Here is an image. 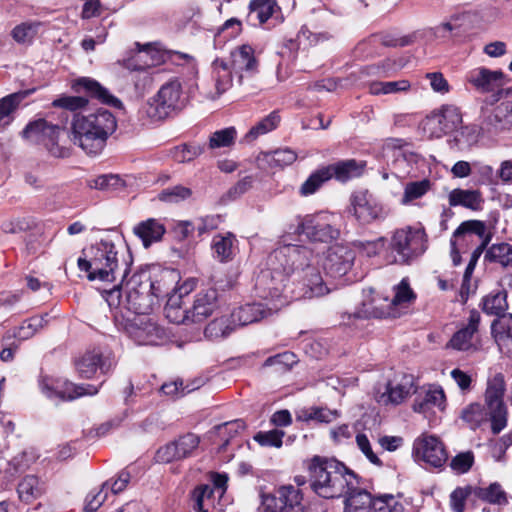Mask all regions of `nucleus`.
Segmentation results:
<instances>
[{
    "mask_svg": "<svg viewBox=\"0 0 512 512\" xmlns=\"http://www.w3.org/2000/svg\"><path fill=\"white\" fill-rule=\"evenodd\" d=\"M313 260L314 255L308 247L285 244L268 256V272L263 273L262 278L271 277L272 281L280 283L291 280L296 286L297 298L324 296L329 289Z\"/></svg>",
    "mask_w": 512,
    "mask_h": 512,
    "instance_id": "obj_1",
    "label": "nucleus"
},
{
    "mask_svg": "<svg viewBox=\"0 0 512 512\" xmlns=\"http://www.w3.org/2000/svg\"><path fill=\"white\" fill-rule=\"evenodd\" d=\"M78 268L87 273L90 281L123 284L133 262L129 251H120L110 240H101L82 251Z\"/></svg>",
    "mask_w": 512,
    "mask_h": 512,
    "instance_id": "obj_2",
    "label": "nucleus"
},
{
    "mask_svg": "<svg viewBox=\"0 0 512 512\" xmlns=\"http://www.w3.org/2000/svg\"><path fill=\"white\" fill-rule=\"evenodd\" d=\"M150 287L151 277L146 272L135 273L123 284H114L113 288L104 291V298L114 312L123 311L126 315L149 314L156 304Z\"/></svg>",
    "mask_w": 512,
    "mask_h": 512,
    "instance_id": "obj_3",
    "label": "nucleus"
},
{
    "mask_svg": "<svg viewBox=\"0 0 512 512\" xmlns=\"http://www.w3.org/2000/svg\"><path fill=\"white\" fill-rule=\"evenodd\" d=\"M117 128L116 117L107 109L88 115H74L71 141L88 155H98Z\"/></svg>",
    "mask_w": 512,
    "mask_h": 512,
    "instance_id": "obj_4",
    "label": "nucleus"
},
{
    "mask_svg": "<svg viewBox=\"0 0 512 512\" xmlns=\"http://www.w3.org/2000/svg\"><path fill=\"white\" fill-rule=\"evenodd\" d=\"M359 484L356 474L336 459L315 456L310 465V486L320 497H342L347 489Z\"/></svg>",
    "mask_w": 512,
    "mask_h": 512,
    "instance_id": "obj_5",
    "label": "nucleus"
},
{
    "mask_svg": "<svg viewBox=\"0 0 512 512\" xmlns=\"http://www.w3.org/2000/svg\"><path fill=\"white\" fill-rule=\"evenodd\" d=\"M461 124L462 115L460 110L452 105H444L424 119L422 129L429 138H440L460 128L461 135H467V142L476 141V129L468 126L463 127Z\"/></svg>",
    "mask_w": 512,
    "mask_h": 512,
    "instance_id": "obj_6",
    "label": "nucleus"
},
{
    "mask_svg": "<svg viewBox=\"0 0 512 512\" xmlns=\"http://www.w3.org/2000/svg\"><path fill=\"white\" fill-rule=\"evenodd\" d=\"M115 325L139 345H157L164 338V330L148 314L126 315L123 311L113 313Z\"/></svg>",
    "mask_w": 512,
    "mask_h": 512,
    "instance_id": "obj_7",
    "label": "nucleus"
},
{
    "mask_svg": "<svg viewBox=\"0 0 512 512\" xmlns=\"http://www.w3.org/2000/svg\"><path fill=\"white\" fill-rule=\"evenodd\" d=\"M426 242V234L422 228L407 226L397 229L390 241V249L395 253L394 262L411 264L425 252Z\"/></svg>",
    "mask_w": 512,
    "mask_h": 512,
    "instance_id": "obj_8",
    "label": "nucleus"
},
{
    "mask_svg": "<svg viewBox=\"0 0 512 512\" xmlns=\"http://www.w3.org/2000/svg\"><path fill=\"white\" fill-rule=\"evenodd\" d=\"M67 123V116L56 124L40 118L27 124L22 136L32 142L43 144L52 156L63 158L69 155V151L59 145V136L65 131Z\"/></svg>",
    "mask_w": 512,
    "mask_h": 512,
    "instance_id": "obj_9",
    "label": "nucleus"
},
{
    "mask_svg": "<svg viewBox=\"0 0 512 512\" xmlns=\"http://www.w3.org/2000/svg\"><path fill=\"white\" fill-rule=\"evenodd\" d=\"M183 106L182 86L180 81L174 78L163 84L148 102L146 114L152 120H162L172 112L181 110Z\"/></svg>",
    "mask_w": 512,
    "mask_h": 512,
    "instance_id": "obj_10",
    "label": "nucleus"
},
{
    "mask_svg": "<svg viewBox=\"0 0 512 512\" xmlns=\"http://www.w3.org/2000/svg\"><path fill=\"white\" fill-rule=\"evenodd\" d=\"M505 381L502 374H496L488 381L485 402L491 421L493 434H499L507 425V407L503 401Z\"/></svg>",
    "mask_w": 512,
    "mask_h": 512,
    "instance_id": "obj_11",
    "label": "nucleus"
},
{
    "mask_svg": "<svg viewBox=\"0 0 512 512\" xmlns=\"http://www.w3.org/2000/svg\"><path fill=\"white\" fill-rule=\"evenodd\" d=\"M349 212L363 225L384 221L388 210L369 191H358L350 198Z\"/></svg>",
    "mask_w": 512,
    "mask_h": 512,
    "instance_id": "obj_12",
    "label": "nucleus"
},
{
    "mask_svg": "<svg viewBox=\"0 0 512 512\" xmlns=\"http://www.w3.org/2000/svg\"><path fill=\"white\" fill-rule=\"evenodd\" d=\"M294 233L304 234L312 242L328 243L337 239L340 235L327 214L308 215L298 219Z\"/></svg>",
    "mask_w": 512,
    "mask_h": 512,
    "instance_id": "obj_13",
    "label": "nucleus"
},
{
    "mask_svg": "<svg viewBox=\"0 0 512 512\" xmlns=\"http://www.w3.org/2000/svg\"><path fill=\"white\" fill-rule=\"evenodd\" d=\"M40 389L50 399H59L62 401H72L82 396H93L99 392V386L91 384H74L69 381H54L44 377L40 381Z\"/></svg>",
    "mask_w": 512,
    "mask_h": 512,
    "instance_id": "obj_14",
    "label": "nucleus"
},
{
    "mask_svg": "<svg viewBox=\"0 0 512 512\" xmlns=\"http://www.w3.org/2000/svg\"><path fill=\"white\" fill-rule=\"evenodd\" d=\"M277 498L272 495L262 496L264 512H305L301 491L293 485L282 486L277 491Z\"/></svg>",
    "mask_w": 512,
    "mask_h": 512,
    "instance_id": "obj_15",
    "label": "nucleus"
},
{
    "mask_svg": "<svg viewBox=\"0 0 512 512\" xmlns=\"http://www.w3.org/2000/svg\"><path fill=\"white\" fill-rule=\"evenodd\" d=\"M413 455L418 461L434 467H442L448 460V454L442 441L434 435H422L413 444Z\"/></svg>",
    "mask_w": 512,
    "mask_h": 512,
    "instance_id": "obj_16",
    "label": "nucleus"
},
{
    "mask_svg": "<svg viewBox=\"0 0 512 512\" xmlns=\"http://www.w3.org/2000/svg\"><path fill=\"white\" fill-rule=\"evenodd\" d=\"M227 62L229 69L238 77L239 84H242L244 77H252L258 72V61L250 45H241L232 50Z\"/></svg>",
    "mask_w": 512,
    "mask_h": 512,
    "instance_id": "obj_17",
    "label": "nucleus"
},
{
    "mask_svg": "<svg viewBox=\"0 0 512 512\" xmlns=\"http://www.w3.org/2000/svg\"><path fill=\"white\" fill-rule=\"evenodd\" d=\"M354 258V252L351 249L337 244L328 248L323 268L332 277H341L350 270Z\"/></svg>",
    "mask_w": 512,
    "mask_h": 512,
    "instance_id": "obj_18",
    "label": "nucleus"
},
{
    "mask_svg": "<svg viewBox=\"0 0 512 512\" xmlns=\"http://www.w3.org/2000/svg\"><path fill=\"white\" fill-rule=\"evenodd\" d=\"M512 129V101H505L493 108L481 124V130L488 135H497Z\"/></svg>",
    "mask_w": 512,
    "mask_h": 512,
    "instance_id": "obj_19",
    "label": "nucleus"
},
{
    "mask_svg": "<svg viewBox=\"0 0 512 512\" xmlns=\"http://www.w3.org/2000/svg\"><path fill=\"white\" fill-rule=\"evenodd\" d=\"M504 79L505 75L501 70L492 71L485 67L475 68L466 75L467 82L481 93L500 90Z\"/></svg>",
    "mask_w": 512,
    "mask_h": 512,
    "instance_id": "obj_20",
    "label": "nucleus"
},
{
    "mask_svg": "<svg viewBox=\"0 0 512 512\" xmlns=\"http://www.w3.org/2000/svg\"><path fill=\"white\" fill-rule=\"evenodd\" d=\"M486 225L480 220H468L462 222L454 231L450 245L453 264L458 266L461 263V248L458 247L459 240H472L474 236L482 238L485 234Z\"/></svg>",
    "mask_w": 512,
    "mask_h": 512,
    "instance_id": "obj_21",
    "label": "nucleus"
},
{
    "mask_svg": "<svg viewBox=\"0 0 512 512\" xmlns=\"http://www.w3.org/2000/svg\"><path fill=\"white\" fill-rule=\"evenodd\" d=\"M412 392H415L414 376L403 374L399 379L387 383L386 391L379 396L377 401L383 404H400Z\"/></svg>",
    "mask_w": 512,
    "mask_h": 512,
    "instance_id": "obj_22",
    "label": "nucleus"
},
{
    "mask_svg": "<svg viewBox=\"0 0 512 512\" xmlns=\"http://www.w3.org/2000/svg\"><path fill=\"white\" fill-rule=\"evenodd\" d=\"M220 294L217 289L210 287L199 291L195 295L191 308V321L201 322L210 316L218 307Z\"/></svg>",
    "mask_w": 512,
    "mask_h": 512,
    "instance_id": "obj_23",
    "label": "nucleus"
},
{
    "mask_svg": "<svg viewBox=\"0 0 512 512\" xmlns=\"http://www.w3.org/2000/svg\"><path fill=\"white\" fill-rule=\"evenodd\" d=\"M365 166V161L348 159L325 166L324 169L326 174H328V180L335 178L340 182H346L350 179L361 176L364 172Z\"/></svg>",
    "mask_w": 512,
    "mask_h": 512,
    "instance_id": "obj_24",
    "label": "nucleus"
},
{
    "mask_svg": "<svg viewBox=\"0 0 512 512\" xmlns=\"http://www.w3.org/2000/svg\"><path fill=\"white\" fill-rule=\"evenodd\" d=\"M413 403V410L418 413H425L434 407L443 410L445 407V394L440 387L430 386L416 391Z\"/></svg>",
    "mask_w": 512,
    "mask_h": 512,
    "instance_id": "obj_25",
    "label": "nucleus"
},
{
    "mask_svg": "<svg viewBox=\"0 0 512 512\" xmlns=\"http://www.w3.org/2000/svg\"><path fill=\"white\" fill-rule=\"evenodd\" d=\"M75 367L81 378L90 379L98 370L103 374L107 373L110 366L106 365L102 353L94 349L87 351L82 357L76 360Z\"/></svg>",
    "mask_w": 512,
    "mask_h": 512,
    "instance_id": "obj_26",
    "label": "nucleus"
},
{
    "mask_svg": "<svg viewBox=\"0 0 512 512\" xmlns=\"http://www.w3.org/2000/svg\"><path fill=\"white\" fill-rule=\"evenodd\" d=\"M133 232L142 241L143 246L148 248L153 243L162 240L166 229L160 220L155 218H148L135 225Z\"/></svg>",
    "mask_w": 512,
    "mask_h": 512,
    "instance_id": "obj_27",
    "label": "nucleus"
},
{
    "mask_svg": "<svg viewBox=\"0 0 512 512\" xmlns=\"http://www.w3.org/2000/svg\"><path fill=\"white\" fill-rule=\"evenodd\" d=\"M480 314L476 310L470 312L468 323L465 327L459 329L450 339L449 345L457 350L465 351L472 346V338L478 331L480 323Z\"/></svg>",
    "mask_w": 512,
    "mask_h": 512,
    "instance_id": "obj_28",
    "label": "nucleus"
},
{
    "mask_svg": "<svg viewBox=\"0 0 512 512\" xmlns=\"http://www.w3.org/2000/svg\"><path fill=\"white\" fill-rule=\"evenodd\" d=\"M271 313V309L266 308L264 304L252 303L235 309L231 313V316L237 328L238 326H246L260 321L261 319L268 317Z\"/></svg>",
    "mask_w": 512,
    "mask_h": 512,
    "instance_id": "obj_29",
    "label": "nucleus"
},
{
    "mask_svg": "<svg viewBox=\"0 0 512 512\" xmlns=\"http://www.w3.org/2000/svg\"><path fill=\"white\" fill-rule=\"evenodd\" d=\"M343 496L345 497L344 512H368L374 501V496L359 488L358 484H354L351 489H347Z\"/></svg>",
    "mask_w": 512,
    "mask_h": 512,
    "instance_id": "obj_30",
    "label": "nucleus"
},
{
    "mask_svg": "<svg viewBox=\"0 0 512 512\" xmlns=\"http://www.w3.org/2000/svg\"><path fill=\"white\" fill-rule=\"evenodd\" d=\"M81 88L86 90L91 97L98 99L104 104L116 108L122 107V102L117 97L113 96L106 88L93 79L81 78L77 80L74 85V89L79 91Z\"/></svg>",
    "mask_w": 512,
    "mask_h": 512,
    "instance_id": "obj_31",
    "label": "nucleus"
},
{
    "mask_svg": "<svg viewBox=\"0 0 512 512\" xmlns=\"http://www.w3.org/2000/svg\"><path fill=\"white\" fill-rule=\"evenodd\" d=\"M176 283L177 274L172 270H163L155 279H151L153 287H150V289L152 295L155 297V302L157 303L159 299L166 297H168V299L170 297L176 299L175 295H171V293L175 291Z\"/></svg>",
    "mask_w": 512,
    "mask_h": 512,
    "instance_id": "obj_32",
    "label": "nucleus"
},
{
    "mask_svg": "<svg viewBox=\"0 0 512 512\" xmlns=\"http://www.w3.org/2000/svg\"><path fill=\"white\" fill-rule=\"evenodd\" d=\"M279 9L275 0H251L247 21L252 24L265 23Z\"/></svg>",
    "mask_w": 512,
    "mask_h": 512,
    "instance_id": "obj_33",
    "label": "nucleus"
},
{
    "mask_svg": "<svg viewBox=\"0 0 512 512\" xmlns=\"http://www.w3.org/2000/svg\"><path fill=\"white\" fill-rule=\"evenodd\" d=\"M472 491L474 492L475 498L489 504L499 506L508 504L507 494L497 482L487 487L473 486Z\"/></svg>",
    "mask_w": 512,
    "mask_h": 512,
    "instance_id": "obj_34",
    "label": "nucleus"
},
{
    "mask_svg": "<svg viewBox=\"0 0 512 512\" xmlns=\"http://www.w3.org/2000/svg\"><path fill=\"white\" fill-rule=\"evenodd\" d=\"M483 202L478 190L454 189L449 194L450 206H463L472 210H478Z\"/></svg>",
    "mask_w": 512,
    "mask_h": 512,
    "instance_id": "obj_35",
    "label": "nucleus"
},
{
    "mask_svg": "<svg viewBox=\"0 0 512 512\" xmlns=\"http://www.w3.org/2000/svg\"><path fill=\"white\" fill-rule=\"evenodd\" d=\"M236 329L231 314L212 320L205 328V337L211 340L223 339Z\"/></svg>",
    "mask_w": 512,
    "mask_h": 512,
    "instance_id": "obj_36",
    "label": "nucleus"
},
{
    "mask_svg": "<svg viewBox=\"0 0 512 512\" xmlns=\"http://www.w3.org/2000/svg\"><path fill=\"white\" fill-rule=\"evenodd\" d=\"M236 241L235 236L228 232L225 235L217 234L212 240V250L214 257L220 262L231 261L234 255V242Z\"/></svg>",
    "mask_w": 512,
    "mask_h": 512,
    "instance_id": "obj_37",
    "label": "nucleus"
},
{
    "mask_svg": "<svg viewBox=\"0 0 512 512\" xmlns=\"http://www.w3.org/2000/svg\"><path fill=\"white\" fill-rule=\"evenodd\" d=\"M88 104V99L82 96H68L64 95L52 102V106L57 109H61L59 113L60 120H63L66 116L69 118V113L79 115L78 110L85 108Z\"/></svg>",
    "mask_w": 512,
    "mask_h": 512,
    "instance_id": "obj_38",
    "label": "nucleus"
},
{
    "mask_svg": "<svg viewBox=\"0 0 512 512\" xmlns=\"http://www.w3.org/2000/svg\"><path fill=\"white\" fill-rule=\"evenodd\" d=\"M43 484L34 475L24 477L17 486L18 497L22 502L30 503L43 493Z\"/></svg>",
    "mask_w": 512,
    "mask_h": 512,
    "instance_id": "obj_39",
    "label": "nucleus"
},
{
    "mask_svg": "<svg viewBox=\"0 0 512 512\" xmlns=\"http://www.w3.org/2000/svg\"><path fill=\"white\" fill-rule=\"evenodd\" d=\"M212 69L217 91L216 96L218 97L231 86L234 73L229 69L228 62L219 58L213 61Z\"/></svg>",
    "mask_w": 512,
    "mask_h": 512,
    "instance_id": "obj_40",
    "label": "nucleus"
},
{
    "mask_svg": "<svg viewBox=\"0 0 512 512\" xmlns=\"http://www.w3.org/2000/svg\"><path fill=\"white\" fill-rule=\"evenodd\" d=\"M484 260L502 267L512 266V245L505 242L493 244L486 250Z\"/></svg>",
    "mask_w": 512,
    "mask_h": 512,
    "instance_id": "obj_41",
    "label": "nucleus"
},
{
    "mask_svg": "<svg viewBox=\"0 0 512 512\" xmlns=\"http://www.w3.org/2000/svg\"><path fill=\"white\" fill-rule=\"evenodd\" d=\"M483 311L488 315L502 317L508 309L506 291L489 294L483 299Z\"/></svg>",
    "mask_w": 512,
    "mask_h": 512,
    "instance_id": "obj_42",
    "label": "nucleus"
},
{
    "mask_svg": "<svg viewBox=\"0 0 512 512\" xmlns=\"http://www.w3.org/2000/svg\"><path fill=\"white\" fill-rule=\"evenodd\" d=\"M491 330L502 349L507 341H512V314H505L500 319H495L492 322Z\"/></svg>",
    "mask_w": 512,
    "mask_h": 512,
    "instance_id": "obj_43",
    "label": "nucleus"
},
{
    "mask_svg": "<svg viewBox=\"0 0 512 512\" xmlns=\"http://www.w3.org/2000/svg\"><path fill=\"white\" fill-rule=\"evenodd\" d=\"M404 505L401 499L392 494L374 496V501L368 512H403Z\"/></svg>",
    "mask_w": 512,
    "mask_h": 512,
    "instance_id": "obj_44",
    "label": "nucleus"
},
{
    "mask_svg": "<svg viewBox=\"0 0 512 512\" xmlns=\"http://www.w3.org/2000/svg\"><path fill=\"white\" fill-rule=\"evenodd\" d=\"M411 84L408 80L402 79L398 81H374L369 84V92L372 95L394 94L406 92L410 89Z\"/></svg>",
    "mask_w": 512,
    "mask_h": 512,
    "instance_id": "obj_45",
    "label": "nucleus"
},
{
    "mask_svg": "<svg viewBox=\"0 0 512 512\" xmlns=\"http://www.w3.org/2000/svg\"><path fill=\"white\" fill-rule=\"evenodd\" d=\"M279 122L280 116L278 113L276 111L271 112L249 130L245 136L246 140L253 141L257 137L274 130L278 126Z\"/></svg>",
    "mask_w": 512,
    "mask_h": 512,
    "instance_id": "obj_46",
    "label": "nucleus"
},
{
    "mask_svg": "<svg viewBox=\"0 0 512 512\" xmlns=\"http://www.w3.org/2000/svg\"><path fill=\"white\" fill-rule=\"evenodd\" d=\"M47 324L45 316H34L24 321L14 332V337L20 340H27L33 337Z\"/></svg>",
    "mask_w": 512,
    "mask_h": 512,
    "instance_id": "obj_47",
    "label": "nucleus"
},
{
    "mask_svg": "<svg viewBox=\"0 0 512 512\" xmlns=\"http://www.w3.org/2000/svg\"><path fill=\"white\" fill-rule=\"evenodd\" d=\"M147 51H138V53L129 59H124L122 61V65L124 68L131 70V71H138L142 72L143 75V85L144 88L146 84L151 83V77L147 73L146 69L151 67L153 64H149L146 61H144V58L147 56Z\"/></svg>",
    "mask_w": 512,
    "mask_h": 512,
    "instance_id": "obj_48",
    "label": "nucleus"
},
{
    "mask_svg": "<svg viewBox=\"0 0 512 512\" xmlns=\"http://www.w3.org/2000/svg\"><path fill=\"white\" fill-rule=\"evenodd\" d=\"M298 362L296 355L293 352L285 351L277 355L268 357L263 366L275 367L276 372H286Z\"/></svg>",
    "mask_w": 512,
    "mask_h": 512,
    "instance_id": "obj_49",
    "label": "nucleus"
},
{
    "mask_svg": "<svg viewBox=\"0 0 512 512\" xmlns=\"http://www.w3.org/2000/svg\"><path fill=\"white\" fill-rule=\"evenodd\" d=\"M373 38L386 47H405L416 41V33L399 36L396 33L387 32L374 35Z\"/></svg>",
    "mask_w": 512,
    "mask_h": 512,
    "instance_id": "obj_50",
    "label": "nucleus"
},
{
    "mask_svg": "<svg viewBox=\"0 0 512 512\" xmlns=\"http://www.w3.org/2000/svg\"><path fill=\"white\" fill-rule=\"evenodd\" d=\"M236 136L237 132L234 127L217 130L209 137L208 146L210 149L230 147L234 143Z\"/></svg>",
    "mask_w": 512,
    "mask_h": 512,
    "instance_id": "obj_51",
    "label": "nucleus"
},
{
    "mask_svg": "<svg viewBox=\"0 0 512 512\" xmlns=\"http://www.w3.org/2000/svg\"><path fill=\"white\" fill-rule=\"evenodd\" d=\"M192 191L190 188L183 185H176L163 189L158 198L160 201L170 204L179 203L191 197Z\"/></svg>",
    "mask_w": 512,
    "mask_h": 512,
    "instance_id": "obj_52",
    "label": "nucleus"
},
{
    "mask_svg": "<svg viewBox=\"0 0 512 512\" xmlns=\"http://www.w3.org/2000/svg\"><path fill=\"white\" fill-rule=\"evenodd\" d=\"M204 145L188 143L176 147L173 151V158L179 163L190 162L204 152Z\"/></svg>",
    "mask_w": 512,
    "mask_h": 512,
    "instance_id": "obj_53",
    "label": "nucleus"
},
{
    "mask_svg": "<svg viewBox=\"0 0 512 512\" xmlns=\"http://www.w3.org/2000/svg\"><path fill=\"white\" fill-rule=\"evenodd\" d=\"M22 468L17 457H15L12 461H5L4 465L0 466V491L7 490L18 471Z\"/></svg>",
    "mask_w": 512,
    "mask_h": 512,
    "instance_id": "obj_54",
    "label": "nucleus"
},
{
    "mask_svg": "<svg viewBox=\"0 0 512 512\" xmlns=\"http://www.w3.org/2000/svg\"><path fill=\"white\" fill-rule=\"evenodd\" d=\"M327 175L324 167L312 173L302 184L300 188L301 195L308 196L315 193L324 182L328 181Z\"/></svg>",
    "mask_w": 512,
    "mask_h": 512,
    "instance_id": "obj_55",
    "label": "nucleus"
},
{
    "mask_svg": "<svg viewBox=\"0 0 512 512\" xmlns=\"http://www.w3.org/2000/svg\"><path fill=\"white\" fill-rule=\"evenodd\" d=\"M174 443L177 446L180 458L184 459L192 455L193 451L198 447L200 439L193 433H187L179 437Z\"/></svg>",
    "mask_w": 512,
    "mask_h": 512,
    "instance_id": "obj_56",
    "label": "nucleus"
},
{
    "mask_svg": "<svg viewBox=\"0 0 512 512\" xmlns=\"http://www.w3.org/2000/svg\"><path fill=\"white\" fill-rule=\"evenodd\" d=\"M165 314L171 322L177 324L184 323L186 320H191V311L187 309H181V307L177 305V298L173 299V297H170L167 300V304L165 306Z\"/></svg>",
    "mask_w": 512,
    "mask_h": 512,
    "instance_id": "obj_57",
    "label": "nucleus"
},
{
    "mask_svg": "<svg viewBox=\"0 0 512 512\" xmlns=\"http://www.w3.org/2000/svg\"><path fill=\"white\" fill-rule=\"evenodd\" d=\"M109 481L102 484L99 491H91L85 498L84 511L95 512L97 511L107 498Z\"/></svg>",
    "mask_w": 512,
    "mask_h": 512,
    "instance_id": "obj_58",
    "label": "nucleus"
},
{
    "mask_svg": "<svg viewBox=\"0 0 512 512\" xmlns=\"http://www.w3.org/2000/svg\"><path fill=\"white\" fill-rule=\"evenodd\" d=\"M34 226L32 219L27 217L7 219L2 222L1 229L4 233L17 234L30 230Z\"/></svg>",
    "mask_w": 512,
    "mask_h": 512,
    "instance_id": "obj_59",
    "label": "nucleus"
},
{
    "mask_svg": "<svg viewBox=\"0 0 512 512\" xmlns=\"http://www.w3.org/2000/svg\"><path fill=\"white\" fill-rule=\"evenodd\" d=\"M430 186L431 183L427 179L407 183L404 190L403 201L410 202L422 197L430 189Z\"/></svg>",
    "mask_w": 512,
    "mask_h": 512,
    "instance_id": "obj_60",
    "label": "nucleus"
},
{
    "mask_svg": "<svg viewBox=\"0 0 512 512\" xmlns=\"http://www.w3.org/2000/svg\"><path fill=\"white\" fill-rule=\"evenodd\" d=\"M283 437L284 432L282 430L273 429L267 432H258L254 436V440L261 446L280 448L283 443Z\"/></svg>",
    "mask_w": 512,
    "mask_h": 512,
    "instance_id": "obj_61",
    "label": "nucleus"
},
{
    "mask_svg": "<svg viewBox=\"0 0 512 512\" xmlns=\"http://www.w3.org/2000/svg\"><path fill=\"white\" fill-rule=\"evenodd\" d=\"M416 295L410 288L408 279L404 278L395 288V295L391 301L392 305H400L410 303L415 299Z\"/></svg>",
    "mask_w": 512,
    "mask_h": 512,
    "instance_id": "obj_62",
    "label": "nucleus"
},
{
    "mask_svg": "<svg viewBox=\"0 0 512 512\" xmlns=\"http://www.w3.org/2000/svg\"><path fill=\"white\" fill-rule=\"evenodd\" d=\"M473 486L458 487L450 495L451 506L455 512H464L465 501L474 496Z\"/></svg>",
    "mask_w": 512,
    "mask_h": 512,
    "instance_id": "obj_63",
    "label": "nucleus"
},
{
    "mask_svg": "<svg viewBox=\"0 0 512 512\" xmlns=\"http://www.w3.org/2000/svg\"><path fill=\"white\" fill-rule=\"evenodd\" d=\"M474 463L472 451L461 452L452 458L450 467L459 474L467 473Z\"/></svg>",
    "mask_w": 512,
    "mask_h": 512,
    "instance_id": "obj_64",
    "label": "nucleus"
}]
</instances>
